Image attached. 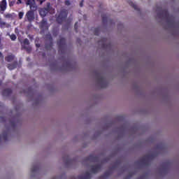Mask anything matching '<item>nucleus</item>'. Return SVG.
I'll use <instances>...</instances> for the list:
<instances>
[{"instance_id": "obj_17", "label": "nucleus", "mask_w": 179, "mask_h": 179, "mask_svg": "<svg viewBox=\"0 0 179 179\" xmlns=\"http://www.w3.org/2000/svg\"><path fill=\"white\" fill-rule=\"evenodd\" d=\"M13 59H14V55H9L5 57V60L7 62H12Z\"/></svg>"}, {"instance_id": "obj_41", "label": "nucleus", "mask_w": 179, "mask_h": 179, "mask_svg": "<svg viewBox=\"0 0 179 179\" xmlns=\"http://www.w3.org/2000/svg\"><path fill=\"white\" fill-rule=\"evenodd\" d=\"M11 126H13V127H15V123H14V122H11Z\"/></svg>"}, {"instance_id": "obj_2", "label": "nucleus", "mask_w": 179, "mask_h": 179, "mask_svg": "<svg viewBox=\"0 0 179 179\" xmlns=\"http://www.w3.org/2000/svg\"><path fill=\"white\" fill-rule=\"evenodd\" d=\"M157 16L159 19L162 17L166 20L168 24L174 25L176 24L174 17L172 15H170L168 10L166 9L161 10L160 12H158L157 13Z\"/></svg>"}, {"instance_id": "obj_1", "label": "nucleus", "mask_w": 179, "mask_h": 179, "mask_svg": "<svg viewBox=\"0 0 179 179\" xmlns=\"http://www.w3.org/2000/svg\"><path fill=\"white\" fill-rule=\"evenodd\" d=\"M25 4L30 6V10L27 11L25 15V21L31 22L35 20L34 11L36 10L35 0H24Z\"/></svg>"}, {"instance_id": "obj_13", "label": "nucleus", "mask_w": 179, "mask_h": 179, "mask_svg": "<svg viewBox=\"0 0 179 179\" xmlns=\"http://www.w3.org/2000/svg\"><path fill=\"white\" fill-rule=\"evenodd\" d=\"M13 91L11 89H5L3 90V92H2V95L4 96H8L10 95H11Z\"/></svg>"}, {"instance_id": "obj_35", "label": "nucleus", "mask_w": 179, "mask_h": 179, "mask_svg": "<svg viewBox=\"0 0 179 179\" xmlns=\"http://www.w3.org/2000/svg\"><path fill=\"white\" fill-rule=\"evenodd\" d=\"M65 5L66 6H69L71 5V2L69 1V0H66L65 2H64Z\"/></svg>"}, {"instance_id": "obj_8", "label": "nucleus", "mask_w": 179, "mask_h": 179, "mask_svg": "<svg viewBox=\"0 0 179 179\" xmlns=\"http://www.w3.org/2000/svg\"><path fill=\"white\" fill-rule=\"evenodd\" d=\"M7 9V1L6 0H2L0 3V14H3Z\"/></svg>"}, {"instance_id": "obj_12", "label": "nucleus", "mask_w": 179, "mask_h": 179, "mask_svg": "<svg viewBox=\"0 0 179 179\" xmlns=\"http://www.w3.org/2000/svg\"><path fill=\"white\" fill-rule=\"evenodd\" d=\"M92 178V174L89 172H85L83 176H78V179H90Z\"/></svg>"}, {"instance_id": "obj_24", "label": "nucleus", "mask_w": 179, "mask_h": 179, "mask_svg": "<svg viewBox=\"0 0 179 179\" xmlns=\"http://www.w3.org/2000/svg\"><path fill=\"white\" fill-rule=\"evenodd\" d=\"M10 38L11 41H15L17 39V36L15 35L14 34H13L11 35H10Z\"/></svg>"}, {"instance_id": "obj_50", "label": "nucleus", "mask_w": 179, "mask_h": 179, "mask_svg": "<svg viewBox=\"0 0 179 179\" xmlns=\"http://www.w3.org/2000/svg\"><path fill=\"white\" fill-rule=\"evenodd\" d=\"M52 179H55V178H52Z\"/></svg>"}, {"instance_id": "obj_22", "label": "nucleus", "mask_w": 179, "mask_h": 179, "mask_svg": "<svg viewBox=\"0 0 179 179\" xmlns=\"http://www.w3.org/2000/svg\"><path fill=\"white\" fill-rule=\"evenodd\" d=\"M129 4L132 6L133 8H134L135 10H139L138 6L136 4L134 3L132 1L129 2Z\"/></svg>"}, {"instance_id": "obj_32", "label": "nucleus", "mask_w": 179, "mask_h": 179, "mask_svg": "<svg viewBox=\"0 0 179 179\" xmlns=\"http://www.w3.org/2000/svg\"><path fill=\"white\" fill-rule=\"evenodd\" d=\"M24 44L29 45V41L27 38H25L24 41Z\"/></svg>"}, {"instance_id": "obj_3", "label": "nucleus", "mask_w": 179, "mask_h": 179, "mask_svg": "<svg viewBox=\"0 0 179 179\" xmlns=\"http://www.w3.org/2000/svg\"><path fill=\"white\" fill-rule=\"evenodd\" d=\"M96 78L101 89L106 88L108 86V83L106 80L101 73L96 72Z\"/></svg>"}, {"instance_id": "obj_37", "label": "nucleus", "mask_w": 179, "mask_h": 179, "mask_svg": "<svg viewBox=\"0 0 179 179\" xmlns=\"http://www.w3.org/2000/svg\"><path fill=\"white\" fill-rule=\"evenodd\" d=\"M22 3V0H17L16 1V4L17 5H19V4H21Z\"/></svg>"}, {"instance_id": "obj_5", "label": "nucleus", "mask_w": 179, "mask_h": 179, "mask_svg": "<svg viewBox=\"0 0 179 179\" xmlns=\"http://www.w3.org/2000/svg\"><path fill=\"white\" fill-rule=\"evenodd\" d=\"M68 15V11L66 9H62L60 10L59 13L58 15H56L57 16V22L59 24H62L63 22L65 21Z\"/></svg>"}, {"instance_id": "obj_18", "label": "nucleus", "mask_w": 179, "mask_h": 179, "mask_svg": "<svg viewBox=\"0 0 179 179\" xmlns=\"http://www.w3.org/2000/svg\"><path fill=\"white\" fill-rule=\"evenodd\" d=\"M109 176H110V172L106 171V172H105V173H103L102 176H101L97 179H107Z\"/></svg>"}, {"instance_id": "obj_51", "label": "nucleus", "mask_w": 179, "mask_h": 179, "mask_svg": "<svg viewBox=\"0 0 179 179\" xmlns=\"http://www.w3.org/2000/svg\"><path fill=\"white\" fill-rule=\"evenodd\" d=\"M72 179H75V178H72Z\"/></svg>"}, {"instance_id": "obj_42", "label": "nucleus", "mask_w": 179, "mask_h": 179, "mask_svg": "<svg viewBox=\"0 0 179 179\" xmlns=\"http://www.w3.org/2000/svg\"><path fill=\"white\" fill-rule=\"evenodd\" d=\"M0 57H3V55L1 52H0Z\"/></svg>"}, {"instance_id": "obj_10", "label": "nucleus", "mask_w": 179, "mask_h": 179, "mask_svg": "<svg viewBox=\"0 0 179 179\" xmlns=\"http://www.w3.org/2000/svg\"><path fill=\"white\" fill-rule=\"evenodd\" d=\"M101 164H96L95 166H92L91 172L94 174L97 173L99 171H101Z\"/></svg>"}, {"instance_id": "obj_25", "label": "nucleus", "mask_w": 179, "mask_h": 179, "mask_svg": "<svg viewBox=\"0 0 179 179\" xmlns=\"http://www.w3.org/2000/svg\"><path fill=\"white\" fill-rule=\"evenodd\" d=\"M94 32V35L99 36L100 33V29L99 27L95 28Z\"/></svg>"}, {"instance_id": "obj_38", "label": "nucleus", "mask_w": 179, "mask_h": 179, "mask_svg": "<svg viewBox=\"0 0 179 179\" xmlns=\"http://www.w3.org/2000/svg\"><path fill=\"white\" fill-rule=\"evenodd\" d=\"M83 2H84V0L81 1V2L80 3V7L83 6Z\"/></svg>"}, {"instance_id": "obj_43", "label": "nucleus", "mask_w": 179, "mask_h": 179, "mask_svg": "<svg viewBox=\"0 0 179 179\" xmlns=\"http://www.w3.org/2000/svg\"><path fill=\"white\" fill-rule=\"evenodd\" d=\"M31 87H28V91L31 92Z\"/></svg>"}, {"instance_id": "obj_27", "label": "nucleus", "mask_w": 179, "mask_h": 179, "mask_svg": "<svg viewBox=\"0 0 179 179\" xmlns=\"http://www.w3.org/2000/svg\"><path fill=\"white\" fill-rule=\"evenodd\" d=\"M17 4L16 0H13L9 2V6L13 7L14 5Z\"/></svg>"}, {"instance_id": "obj_19", "label": "nucleus", "mask_w": 179, "mask_h": 179, "mask_svg": "<svg viewBox=\"0 0 179 179\" xmlns=\"http://www.w3.org/2000/svg\"><path fill=\"white\" fill-rule=\"evenodd\" d=\"M148 156H145L144 157L141 158L140 159L141 163L144 165H148Z\"/></svg>"}, {"instance_id": "obj_14", "label": "nucleus", "mask_w": 179, "mask_h": 179, "mask_svg": "<svg viewBox=\"0 0 179 179\" xmlns=\"http://www.w3.org/2000/svg\"><path fill=\"white\" fill-rule=\"evenodd\" d=\"M17 66V62H14L13 64H8V68L10 71L16 69Z\"/></svg>"}, {"instance_id": "obj_44", "label": "nucleus", "mask_w": 179, "mask_h": 179, "mask_svg": "<svg viewBox=\"0 0 179 179\" xmlns=\"http://www.w3.org/2000/svg\"><path fill=\"white\" fill-rule=\"evenodd\" d=\"M1 138H2V136H1V135H0V143L1 142Z\"/></svg>"}, {"instance_id": "obj_20", "label": "nucleus", "mask_w": 179, "mask_h": 179, "mask_svg": "<svg viewBox=\"0 0 179 179\" xmlns=\"http://www.w3.org/2000/svg\"><path fill=\"white\" fill-rule=\"evenodd\" d=\"M101 18H102V22L103 24H106L107 21H108V17L106 14H102L101 15Z\"/></svg>"}, {"instance_id": "obj_15", "label": "nucleus", "mask_w": 179, "mask_h": 179, "mask_svg": "<svg viewBox=\"0 0 179 179\" xmlns=\"http://www.w3.org/2000/svg\"><path fill=\"white\" fill-rule=\"evenodd\" d=\"M8 133H9L8 129V130L4 131L3 133L2 138L5 141H8Z\"/></svg>"}, {"instance_id": "obj_29", "label": "nucleus", "mask_w": 179, "mask_h": 179, "mask_svg": "<svg viewBox=\"0 0 179 179\" xmlns=\"http://www.w3.org/2000/svg\"><path fill=\"white\" fill-rule=\"evenodd\" d=\"M52 35L54 37H57V36L58 35V31L57 30H53L52 31Z\"/></svg>"}, {"instance_id": "obj_16", "label": "nucleus", "mask_w": 179, "mask_h": 179, "mask_svg": "<svg viewBox=\"0 0 179 179\" xmlns=\"http://www.w3.org/2000/svg\"><path fill=\"white\" fill-rule=\"evenodd\" d=\"M102 42L101 48H108V45H106L107 39L106 38H102L101 41H99V43Z\"/></svg>"}, {"instance_id": "obj_48", "label": "nucleus", "mask_w": 179, "mask_h": 179, "mask_svg": "<svg viewBox=\"0 0 179 179\" xmlns=\"http://www.w3.org/2000/svg\"><path fill=\"white\" fill-rule=\"evenodd\" d=\"M79 41H81L80 39H78Z\"/></svg>"}, {"instance_id": "obj_36", "label": "nucleus", "mask_w": 179, "mask_h": 179, "mask_svg": "<svg viewBox=\"0 0 179 179\" xmlns=\"http://www.w3.org/2000/svg\"><path fill=\"white\" fill-rule=\"evenodd\" d=\"M67 160H66V163H71V159H69V156H66Z\"/></svg>"}, {"instance_id": "obj_21", "label": "nucleus", "mask_w": 179, "mask_h": 179, "mask_svg": "<svg viewBox=\"0 0 179 179\" xmlns=\"http://www.w3.org/2000/svg\"><path fill=\"white\" fill-rule=\"evenodd\" d=\"M47 25V21L45 19H43L41 22V29H44Z\"/></svg>"}, {"instance_id": "obj_28", "label": "nucleus", "mask_w": 179, "mask_h": 179, "mask_svg": "<svg viewBox=\"0 0 179 179\" xmlns=\"http://www.w3.org/2000/svg\"><path fill=\"white\" fill-rule=\"evenodd\" d=\"M6 25V22L2 20H0V27H5Z\"/></svg>"}, {"instance_id": "obj_47", "label": "nucleus", "mask_w": 179, "mask_h": 179, "mask_svg": "<svg viewBox=\"0 0 179 179\" xmlns=\"http://www.w3.org/2000/svg\"><path fill=\"white\" fill-rule=\"evenodd\" d=\"M63 159H64V161H65V157H63Z\"/></svg>"}, {"instance_id": "obj_31", "label": "nucleus", "mask_w": 179, "mask_h": 179, "mask_svg": "<svg viewBox=\"0 0 179 179\" xmlns=\"http://www.w3.org/2000/svg\"><path fill=\"white\" fill-rule=\"evenodd\" d=\"M24 16V12H20L19 13V18L20 20H22Z\"/></svg>"}, {"instance_id": "obj_23", "label": "nucleus", "mask_w": 179, "mask_h": 179, "mask_svg": "<svg viewBox=\"0 0 179 179\" xmlns=\"http://www.w3.org/2000/svg\"><path fill=\"white\" fill-rule=\"evenodd\" d=\"M39 169V166L38 165H35L34 166H33L31 169V173H35L36 171H38Z\"/></svg>"}, {"instance_id": "obj_45", "label": "nucleus", "mask_w": 179, "mask_h": 179, "mask_svg": "<svg viewBox=\"0 0 179 179\" xmlns=\"http://www.w3.org/2000/svg\"><path fill=\"white\" fill-rule=\"evenodd\" d=\"M1 85H2V81L0 80V86H1Z\"/></svg>"}, {"instance_id": "obj_6", "label": "nucleus", "mask_w": 179, "mask_h": 179, "mask_svg": "<svg viewBox=\"0 0 179 179\" xmlns=\"http://www.w3.org/2000/svg\"><path fill=\"white\" fill-rule=\"evenodd\" d=\"M57 45L59 46V52L62 54H65L66 52V39L62 38L57 41Z\"/></svg>"}, {"instance_id": "obj_26", "label": "nucleus", "mask_w": 179, "mask_h": 179, "mask_svg": "<svg viewBox=\"0 0 179 179\" xmlns=\"http://www.w3.org/2000/svg\"><path fill=\"white\" fill-rule=\"evenodd\" d=\"M4 17L6 19H11L13 17V15L10 13H7L4 15Z\"/></svg>"}, {"instance_id": "obj_9", "label": "nucleus", "mask_w": 179, "mask_h": 179, "mask_svg": "<svg viewBox=\"0 0 179 179\" xmlns=\"http://www.w3.org/2000/svg\"><path fill=\"white\" fill-rule=\"evenodd\" d=\"M87 162H99V158L98 156L90 155L88 157L85 158Z\"/></svg>"}, {"instance_id": "obj_39", "label": "nucleus", "mask_w": 179, "mask_h": 179, "mask_svg": "<svg viewBox=\"0 0 179 179\" xmlns=\"http://www.w3.org/2000/svg\"><path fill=\"white\" fill-rule=\"evenodd\" d=\"M36 46L37 48H39L41 47V45L40 44H36Z\"/></svg>"}, {"instance_id": "obj_46", "label": "nucleus", "mask_w": 179, "mask_h": 179, "mask_svg": "<svg viewBox=\"0 0 179 179\" xmlns=\"http://www.w3.org/2000/svg\"><path fill=\"white\" fill-rule=\"evenodd\" d=\"M27 51H30L31 48H27Z\"/></svg>"}, {"instance_id": "obj_33", "label": "nucleus", "mask_w": 179, "mask_h": 179, "mask_svg": "<svg viewBox=\"0 0 179 179\" xmlns=\"http://www.w3.org/2000/svg\"><path fill=\"white\" fill-rule=\"evenodd\" d=\"M74 29L76 30V32L78 33V22H76L74 24Z\"/></svg>"}, {"instance_id": "obj_11", "label": "nucleus", "mask_w": 179, "mask_h": 179, "mask_svg": "<svg viewBox=\"0 0 179 179\" xmlns=\"http://www.w3.org/2000/svg\"><path fill=\"white\" fill-rule=\"evenodd\" d=\"M64 66L68 71H71V69H73V64L71 61L66 62V63L64 64Z\"/></svg>"}, {"instance_id": "obj_40", "label": "nucleus", "mask_w": 179, "mask_h": 179, "mask_svg": "<svg viewBox=\"0 0 179 179\" xmlns=\"http://www.w3.org/2000/svg\"><path fill=\"white\" fill-rule=\"evenodd\" d=\"M132 173H129L128 178H131L132 177Z\"/></svg>"}, {"instance_id": "obj_7", "label": "nucleus", "mask_w": 179, "mask_h": 179, "mask_svg": "<svg viewBox=\"0 0 179 179\" xmlns=\"http://www.w3.org/2000/svg\"><path fill=\"white\" fill-rule=\"evenodd\" d=\"M46 38L48 39L49 43L45 44V49L47 50H50L53 45L52 37L50 34H48L46 35Z\"/></svg>"}, {"instance_id": "obj_4", "label": "nucleus", "mask_w": 179, "mask_h": 179, "mask_svg": "<svg viewBox=\"0 0 179 179\" xmlns=\"http://www.w3.org/2000/svg\"><path fill=\"white\" fill-rule=\"evenodd\" d=\"M49 13H55V9L52 8L50 3H47L46 7L41 8L39 13L42 17H45Z\"/></svg>"}, {"instance_id": "obj_34", "label": "nucleus", "mask_w": 179, "mask_h": 179, "mask_svg": "<svg viewBox=\"0 0 179 179\" xmlns=\"http://www.w3.org/2000/svg\"><path fill=\"white\" fill-rule=\"evenodd\" d=\"M37 2H39L40 5H43V3L45 1V0H36Z\"/></svg>"}, {"instance_id": "obj_30", "label": "nucleus", "mask_w": 179, "mask_h": 179, "mask_svg": "<svg viewBox=\"0 0 179 179\" xmlns=\"http://www.w3.org/2000/svg\"><path fill=\"white\" fill-rule=\"evenodd\" d=\"M0 121H1V122H6V117H0Z\"/></svg>"}, {"instance_id": "obj_49", "label": "nucleus", "mask_w": 179, "mask_h": 179, "mask_svg": "<svg viewBox=\"0 0 179 179\" xmlns=\"http://www.w3.org/2000/svg\"><path fill=\"white\" fill-rule=\"evenodd\" d=\"M138 179H141V178H139Z\"/></svg>"}]
</instances>
